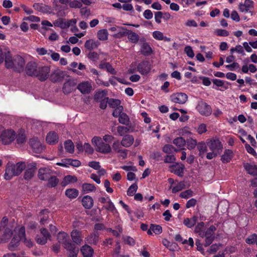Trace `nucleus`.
I'll return each mask as SVG.
<instances>
[{
    "instance_id": "f257e3e1",
    "label": "nucleus",
    "mask_w": 257,
    "mask_h": 257,
    "mask_svg": "<svg viewBox=\"0 0 257 257\" xmlns=\"http://www.w3.org/2000/svg\"><path fill=\"white\" fill-rule=\"evenodd\" d=\"M25 168V164L23 163H18L15 165L8 163L5 170V179L11 180L13 176H18Z\"/></svg>"
},
{
    "instance_id": "f03ea898",
    "label": "nucleus",
    "mask_w": 257,
    "mask_h": 257,
    "mask_svg": "<svg viewBox=\"0 0 257 257\" xmlns=\"http://www.w3.org/2000/svg\"><path fill=\"white\" fill-rule=\"evenodd\" d=\"M40 234L36 236V242L40 245H44L48 240H51V235L45 228L42 227L40 229Z\"/></svg>"
},
{
    "instance_id": "7ed1b4c3",
    "label": "nucleus",
    "mask_w": 257,
    "mask_h": 257,
    "mask_svg": "<svg viewBox=\"0 0 257 257\" xmlns=\"http://www.w3.org/2000/svg\"><path fill=\"white\" fill-rule=\"evenodd\" d=\"M16 139V133L12 130H5L0 141L4 145H8L11 143Z\"/></svg>"
},
{
    "instance_id": "20e7f679",
    "label": "nucleus",
    "mask_w": 257,
    "mask_h": 257,
    "mask_svg": "<svg viewBox=\"0 0 257 257\" xmlns=\"http://www.w3.org/2000/svg\"><path fill=\"white\" fill-rule=\"evenodd\" d=\"M197 111L202 115L209 116L212 113L211 106L205 102L200 100L196 106Z\"/></svg>"
},
{
    "instance_id": "39448f33",
    "label": "nucleus",
    "mask_w": 257,
    "mask_h": 257,
    "mask_svg": "<svg viewBox=\"0 0 257 257\" xmlns=\"http://www.w3.org/2000/svg\"><path fill=\"white\" fill-rule=\"evenodd\" d=\"M50 68L48 66H39L36 76L41 81H45L49 77Z\"/></svg>"
},
{
    "instance_id": "423d86ee",
    "label": "nucleus",
    "mask_w": 257,
    "mask_h": 257,
    "mask_svg": "<svg viewBox=\"0 0 257 257\" xmlns=\"http://www.w3.org/2000/svg\"><path fill=\"white\" fill-rule=\"evenodd\" d=\"M53 171L49 167H42L38 170V177L42 181L47 180L52 175Z\"/></svg>"
},
{
    "instance_id": "0eeeda50",
    "label": "nucleus",
    "mask_w": 257,
    "mask_h": 257,
    "mask_svg": "<svg viewBox=\"0 0 257 257\" xmlns=\"http://www.w3.org/2000/svg\"><path fill=\"white\" fill-rule=\"evenodd\" d=\"M77 245L71 242V241L63 245L64 248L68 251V257H77L79 250V247Z\"/></svg>"
},
{
    "instance_id": "6e6552de",
    "label": "nucleus",
    "mask_w": 257,
    "mask_h": 257,
    "mask_svg": "<svg viewBox=\"0 0 257 257\" xmlns=\"http://www.w3.org/2000/svg\"><path fill=\"white\" fill-rule=\"evenodd\" d=\"M253 2L251 0H245L244 4H240L239 9L240 12L249 13L250 16L252 15L253 9Z\"/></svg>"
},
{
    "instance_id": "1a4fd4ad",
    "label": "nucleus",
    "mask_w": 257,
    "mask_h": 257,
    "mask_svg": "<svg viewBox=\"0 0 257 257\" xmlns=\"http://www.w3.org/2000/svg\"><path fill=\"white\" fill-rule=\"evenodd\" d=\"M14 67L15 71L21 72L24 70L25 61L24 59L19 55H16L14 57Z\"/></svg>"
},
{
    "instance_id": "9d476101",
    "label": "nucleus",
    "mask_w": 257,
    "mask_h": 257,
    "mask_svg": "<svg viewBox=\"0 0 257 257\" xmlns=\"http://www.w3.org/2000/svg\"><path fill=\"white\" fill-rule=\"evenodd\" d=\"M66 77H69L65 71L60 70L54 71L50 76V79L52 82H56L62 81Z\"/></svg>"
},
{
    "instance_id": "9b49d317",
    "label": "nucleus",
    "mask_w": 257,
    "mask_h": 257,
    "mask_svg": "<svg viewBox=\"0 0 257 257\" xmlns=\"http://www.w3.org/2000/svg\"><path fill=\"white\" fill-rule=\"evenodd\" d=\"M77 81L76 79H69L63 85L62 90L66 94H69L75 89Z\"/></svg>"
},
{
    "instance_id": "f8f14e48",
    "label": "nucleus",
    "mask_w": 257,
    "mask_h": 257,
    "mask_svg": "<svg viewBox=\"0 0 257 257\" xmlns=\"http://www.w3.org/2000/svg\"><path fill=\"white\" fill-rule=\"evenodd\" d=\"M151 65L148 61H143L137 66V70L142 75H147L151 70Z\"/></svg>"
},
{
    "instance_id": "ddd939ff",
    "label": "nucleus",
    "mask_w": 257,
    "mask_h": 257,
    "mask_svg": "<svg viewBox=\"0 0 257 257\" xmlns=\"http://www.w3.org/2000/svg\"><path fill=\"white\" fill-rule=\"evenodd\" d=\"M170 98L171 101L174 103L184 104L187 101L188 96L184 93H177L172 94L170 96Z\"/></svg>"
},
{
    "instance_id": "4468645a",
    "label": "nucleus",
    "mask_w": 257,
    "mask_h": 257,
    "mask_svg": "<svg viewBox=\"0 0 257 257\" xmlns=\"http://www.w3.org/2000/svg\"><path fill=\"white\" fill-rule=\"evenodd\" d=\"M207 145L211 151L217 152L218 153H220V151L222 148L221 143L218 139L211 140L207 142Z\"/></svg>"
},
{
    "instance_id": "2eb2a0df",
    "label": "nucleus",
    "mask_w": 257,
    "mask_h": 257,
    "mask_svg": "<svg viewBox=\"0 0 257 257\" xmlns=\"http://www.w3.org/2000/svg\"><path fill=\"white\" fill-rule=\"evenodd\" d=\"M29 144L34 152L41 153L43 150V147L38 138H32L29 141Z\"/></svg>"
},
{
    "instance_id": "dca6fc26",
    "label": "nucleus",
    "mask_w": 257,
    "mask_h": 257,
    "mask_svg": "<svg viewBox=\"0 0 257 257\" xmlns=\"http://www.w3.org/2000/svg\"><path fill=\"white\" fill-rule=\"evenodd\" d=\"M36 169V163H33L29 164L25 172L24 176V179L28 180L32 179L35 173Z\"/></svg>"
},
{
    "instance_id": "f3484780",
    "label": "nucleus",
    "mask_w": 257,
    "mask_h": 257,
    "mask_svg": "<svg viewBox=\"0 0 257 257\" xmlns=\"http://www.w3.org/2000/svg\"><path fill=\"white\" fill-rule=\"evenodd\" d=\"M76 23V20L75 19H71L67 22H64L62 19H59L54 21V25L55 26L62 29H65L70 26L75 25Z\"/></svg>"
},
{
    "instance_id": "a211bd4d",
    "label": "nucleus",
    "mask_w": 257,
    "mask_h": 257,
    "mask_svg": "<svg viewBox=\"0 0 257 257\" xmlns=\"http://www.w3.org/2000/svg\"><path fill=\"white\" fill-rule=\"evenodd\" d=\"M71 237L74 243L78 246L80 245L83 241V236L81 232L76 229L73 230L71 232Z\"/></svg>"
},
{
    "instance_id": "6ab92c4d",
    "label": "nucleus",
    "mask_w": 257,
    "mask_h": 257,
    "mask_svg": "<svg viewBox=\"0 0 257 257\" xmlns=\"http://www.w3.org/2000/svg\"><path fill=\"white\" fill-rule=\"evenodd\" d=\"M77 88L83 94L89 93L92 90V85L88 81H84L79 83Z\"/></svg>"
},
{
    "instance_id": "aec40b11",
    "label": "nucleus",
    "mask_w": 257,
    "mask_h": 257,
    "mask_svg": "<svg viewBox=\"0 0 257 257\" xmlns=\"http://www.w3.org/2000/svg\"><path fill=\"white\" fill-rule=\"evenodd\" d=\"M39 66L35 62H30L27 63L26 67V73L31 76H35Z\"/></svg>"
},
{
    "instance_id": "412c9836",
    "label": "nucleus",
    "mask_w": 257,
    "mask_h": 257,
    "mask_svg": "<svg viewBox=\"0 0 257 257\" xmlns=\"http://www.w3.org/2000/svg\"><path fill=\"white\" fill-rule=\"evenodd\" d=\"M169 168L171 172L174 173L175 174L178 175V176H183V171L185 168L184 165H180L179 163H176L175 164L170 166Z\"/></svg>"
},
{
    "instance_id": "4be33fe9",
    "label": "nucleus",
    "mask_w": 257,
    "mask_h": 257,
    "mask_svg": "<svg viewBox=\"0 0 257 257\" xmlns=\"http://www.w3.org/2000/svg\"><path fill=\"white\" fill-rule=\"evenodd\" d=\"M95 150L98 152L107 154L111 152V149L108 144L102 141L98 144V147L95 148Z\"/></svg>"
},
{
    "instance_id": "5701e85b",
    "label": "nucleus",
    "mask_w": 257,
    "mask_h": 257,
    "mask_svg": "<svg viewBox=\"0 0 257 257\" xmlns=\"http://www.w3.org/2000/svg\"><path fill=\"white\" fill-rule=\"evenodd\" d=\"M80 251L83 257H93L94 250L90 246L87 244L82 246L80 248Z\"/></svg>"
},
{
    "instance_id": "b1692460",
    "label": "nucleus",
    "mask_w": 257,
    "mask_h": 257,
    "mask_svg": "<svg viewBox=\"0 0 257 257\" xmlns=\"http://www.w3.org/2000/svg\"><path fill=\"white\" fill-rule=\"evenodd\" d=\"M58 139L57 134L55 132H51L47 134L46 140L49 144L54 145L58 143Z\"/></svg>"
},
{
    "instance_id": "393cba45",
    "label": "nucleus",
    "mask_w": 257,
    "mask_h": 257,
    "mask_svg": "<svg viewBox=\"0 0 257 257\" xmlns=\"http://www.w3.org/2000/svg\"><path fill=\"white\" fill-rule=\"evenodd\" d=\"M141 41L143 43L141 46V49L142 54L145 56L150 55L152 52L151 47L147 43L145 42V39L144 38L141 39Z\"/></svg>"
},
{
    "instance_id": "a878e982",
    "label": "nucleus",
    "mask_w": 257,
    "mask_h": 257,
    "mask_svg": "<svg viewBox=\"0 0 257 257\" xmlns=\"http://www.w3.org/2000/svg\"><path fill=\"white\" fill-rule=\"evenodd\" d=\"M99 240V233L94 232L85 238V241L89 244L96 245Z\"/></svg>"
},
{
    "instance_id": "bb28decb",
    "label": "nucleus",
    "mask_w": 257,
    "mask_h": 257,
    "mask_svg": "<svg viewBox=\"0 0 257 257\" xmlns=\"http://www.w3.org/2000/svg\"><path fill=\"white\" fill-rule=\"evenodd\" d=\"M48 214L49 211L47 209L43 210L39 213L40 222L42 225H45L48 223Z\"/></svg>"
},
{
    "instance_id": "cd10ccee",
    "label": "nucleus",
    "mask_w": 257,
    "mask_h": 257,
    "mask_svg": "<svg viewBox=\"0 0 257 257\" xmlns=\"http://www.w3.org/2000/svg\"><path fill=\"white\" fill-rule=\"evenodd\" d=\"M134 142V138L132 135H125L121 141V145L124 147H129L131 146Z\"/></svg>"
},
{
    "instance_id": "c85d7f7f",
    "label": "nucleus",
    "mask_w": 257,
    "mask_h": 257,
    "mask_svg": "<svg viewBox=\"0 0 257 257\" xmlns=\"http://www.w3.org/2000/svg\"><path fill=\"white\" fill-rule=\"evenodd\" d=\"M82 203L85 208L90 209L93 205V199L90 196H85L82 199Z\"/></svg>"
},
{
    "instance_id": "c756f323",
    "label": "nucleus",
    "mask_w": 257,
    "mask_h": 257,
    "mask_svg": "<svg viewBox=\"0 0 257 257\" xmlns=\"http://www.w3.org/2000/svg\"><path fill=\"white\" fill-rule=\"evenodd\" d=\"M233 157V152L231 150L226 149L221 156V160L223 163H227L230 161Z\"/></svg>"
},
{
    "instance_id": "7c9ffc66",
    "label": "nucleus",
    "mask_w": 257,
    "mask_h": 257,
    "mask_svg": "<svg viewBox=\"0 0 257 257\" xmlns=\"http://www.w3.org/2000/svg\"><path fill=\"white\" fill-rule=\"evenodd\" d=\"M243 166L247 172L252 176H257V166L249 163H244Z\"/></svg>"
},
{
    "instance_id": "2f4dec72",
    "label": "nucleus",
    "mask_w": 257,
    "mask_h": 257,
    "mask_svg": "<svg viewBox=\"0 0 257 257\" xmlns=\"http://www.w3.org/2000/svg\"><path fill=\"white\" fill-rule=\"evenodd\" d=\"M5 65L7 68H12L14 67V57L12 58L10 52L9 51H6L5 57Z\"/></svg>"
},
{
    "instance_id": "473e14b6",
    "label": "nucleus",
    "mask_w": 257,
    "mask_h": 257,
    "mask_svg": "<svg viewBox=\"0 0 257 257\" xmlns=\"http://www.w3.org/2000/svg\"><path fill=\"white\" fill-rule=\"evenodd\" d=\"M57 239L60 243L63 245L70 241L69 236L67 233L64 232H60L57 235Z\"/></svg>"
},
{
    "instance_id": "72a5a7b5",
    "label": "nucleus",
    "mask_w": 257,
    "mask_h": 257,
    "mask_svg": "<svg viewBox=\"0 0 257 257\" xmlns=\"http://www.w3.org/2000/svg\"><path fill=\"white\" fill-rule=\"evenodd\" d=\"M77 181V178L76 176L69 175L66 176L63 178V180L61 182V184L62 186H66L68 184L76 182Z\"/></svg>"
},
{
    "instance_id": "f704fd0d",
    "label": "nucleus",
    "mask_w": 257,
    "mask_h": 257,
    "mask_svg": "<svg viewBox=\"0 0 257 257\" xmlns=\"http://www.w3.org/2000/svg\"><path fill=\"white\" fill-rule=\"evenodd\" d=\"M47 181V186L49 188L55 187L59 182V180L57 177L53 175V174Z\"/></svg>"
},
{
    "instance_id": "c9c22d12",
    "label": "nucleus",
    "mask_w": 257,
    "mask_h": 257,
    "mask_svg": "<svg viewBox=\"0 0 257 257\" xmlns=\"http://www.w3.org/2000/svg\"><path fill=\"white\" fill-rule=\"evenodd\" d=\"M127 36L128 39L132 43L136 44L139 40V36L131 30H128Z\"/></svg>"
},
{
    "instance_id": "e433bc0d",
    "label": "nucleus",
    "mask_w": 257,
    "mask_h": 257,
    "mask_svg": "<svg viewBox=\"0 0 257 257\" xmlns=\"http://www.w3.org/2000/svg\"><path fill=\"white\" fill-rule=\"evenodd\" d=\"M17 143L19 145H22L26 142V138L25 134V131L21 130L18 136L16 137Z\"/></svg>"
},
{
    "instance_id": "4c0bfd02",
    "label": "nucleus",
    "mask_w": 257,
    "mask_h": 257,
    "mask_svg": "<svg viewBox=\"0 0 257 257\" xmlns=\"http://www.w3.org/2000/svg\"><path fill=\"white\" fill-rule=\"evenodd\" d=\"M107 94V91L105 90L99 91L95 93L94 96V99L97 101L99 102L101 101V100L104 99V98H106V96Z\"/></svg>"
},
{
    "instance_id": "58836bf2",
    "label": "nucleus",
    "mask_w": 257,
    "mask_h": 257,
    "mask_svg": "<svg viewBox=\"0 0 257 257\" xmlns=\"http://www.w3.org/2000/svg\"><path fill=\"white\" fill-rule=\"evenodd\" d=\"M197 221V217L194 216L191 218H185L183 221V223L188 227L191 228L196 224Z\"/></svg>"
},
{
    "instance_id": "ea45409f",
    "label": "nucleus",
    "mask_w": 257,
    "mask_h": 257,
    "mask_svg": "<svg viewBox=\"0 0 257 257\" xmlns=\"http://www.w3.org/2000/svg\"><path fill=\"white\" fill-rule=\"evenodd\" d=\"M98 45V42H95L92 39H89L85 42L84 47L86 49L91 50L96 48Z\"/></svg>"
},
{
    "instance_id": "a19ab883",
    "label": "nucleus",
    "mask_w": 257,
    "mask_h": 257,
    "mask_svg": "<svg viewBox=\"0 0 257 257\" xmlns=\"http://www.w3.org/2000/svg\"><path fill=\"white\" fill-rule=\"evenodd\" d=\"M82 188L83 192L88 193L90 192L95 191L96 190L95 186L90 183H84L82 185Z\"/></svg>"
},
{
    "instance_id": "79ce46f5",
    "label": "nucleus",
    "mask_w": 257,
    "mask_h": 257,
    "mask_svg": "<svg viewBox=\"0 0 257 257\" xmlns=\"http://www.w3.org/2000/svg\"><path fill=\"white\" fill-rule=\"evenodd\" d=\"M64 147L66 151L69 153H73L74 151L73 143L70 140H68L64 142Z\"/></svg>"
},
{
    "instance_id": "37998d69",
    "label": "nucleus",
    "mask_w": 257,
    "mask_h": 257,
    "mask_svg": "<svg viewBox=\"0 0 257 257\" xmlns=\"http://www.w3.org/2000/svg\"><path fill=\"white\" fill-rule=\"evenodd\" d=\"M78 193V191L76 189H68L65 191V195L71 199L76 198Z\"/></svg>"
},
{
    "instance_id": "c03bdc74",
    "label": "nucleus",
    "mask_w": 257,
    "mask_h": 257,
    "mask_svg": "<svg viewBox=\"0 0 257 257\" xmlns=\"http://www.w3.org/2000/svg\"><path fill=\"white\" fill-rule=\"evenodd\" d=\"M118 121L120 123L128 125L130 122V118L125 113H122L118 117Z\"/></svg>"
},
{
    "instance_id": "a18cd8bd",
    "label": "nucleus",
    "mask_w": 257,
    "mask_h": 257,
    "mask_svg": "<svg viewBox=\"0 0 257 257\" xmlns=\"http://www.w3.org/2000/svg\"><path fill=\"white\" fill-rule=\"evenodd\" d=\"M108 35L107 31L106 29H102L98 31L97 36L100 40L104 41L107 39Z\"/></svg>"
},
{
    "instance_id": "49530a36",
    "label": "nucleus",
    "mask_w": 257,
    "mask_h": 257,
    "mask_svg": "<svg viewBox=\"0 0 257 257\" xmlns=\"http://www.w3.org/2000/svg\"><path fill=\"white\" fill-rule=\"evenodd\" d=\"M117 131L120 136L123 137L125 136V134L131 132L130 128L129 127L121 125L117 127ZM133 132V130L131 131V132Z\"/></svg>"
},
{
    "instance_id": "de8ad7c7",
    "label": "nucleus",
    "mask_w": 257,
    "mask_h": 257,
    "mask_svg": "<svg viewBox=\"0 0 257 257\" xmlns=\"http://www.w3.org/2000/svg\"><path fill=\"white\" fill-rule=\"evenodd\" d=\"M20 240L17 236H14L9 245V249L10 250H14V248L19 245Z\"/></svg>"
},
{
    "instance_id": "09e8293b",
    "label": "nucleus",
    "mask_w": 257,
    "mask_h": 257,
    "mask_svg": "<svg viewBox=\"0 0 257 257\" xmlns=\"http://www.w3.org/2000/svg\"><path fill=\"white\" fill-rule=\"evenodd\" d=\"M173 143L177 147L181 148L185 146L186 141L182 137H178L173 140Z\"/></svg>"
},
{
    "instance_id": "8fccbe9b",
    "label": "nucleus",
    "mask_w": 257,
    "mask_h": 257,
    "mask_svg": "<svg viewBox=\"0 0 257 257\" xmlns=\"http://www.w3.org/2000/svg\"><path fill=\"white\" fill-rule=\"evenodd\" d=\"M120 31L114 35L115 38L120 39L124 36H127L128 30L126 28L121 27Z\"/></svg>"
},
{
    "instance_id": "3c124183",
    "label": "nucleus",
    "mask_w": 257,
    "mask_h": 257,
    "mask_svg": "<svg viewBox=\"0 0 257 257\" xmlns=\"http://www.w3.org/2000/svg\"><path fill=\"white\" fill-rule=\"evenodd\" d=\"M120 101L119 99L109 98L108 105L109 107L116 108L117 107L120 106Z\"/></svg>"
},
{
    "instance_id": "603ef678",
    "label": "nucleus",
    "mask_w": 257,
    "mask_h": 257,
    "mask_svg": "<svg viewBox=\"0 0 257 257\" xmlns=\"http://www.w3.org/2000/svg\"><path fill=\"white\" fill-rule=\"evenodd\" d=\"M163 151L166 154H171L173 151L177 152L174 146L171 145H165L162 149Z\"/></svg>"
},
{
    "instance_id": "864d4df0",
    "label": "nucleus",
    "mask_w": 257,
    "mask_h": 257,
    "mask_svg": "<svg viewBox=\"0 0 257 257\" xmlns=\"http://www.w3.org/2000/svg\"><path fill=\"white\" fill-rule=\"evenodd\" d=\"M197 148L199 151V156H201L207 151V147L204 142H200L197 144Z\"/></svg>"
},
{
    "instance_id": "5fc2aeb1",
    "label": "nucleus",
    "mask_w": 257,
    "mask_h": 257,
    "mask_svg": "<svg viewBox=\"0 0 257 257\" xmlns=\"http://www.w3.org/2000/svg\"><path fill=\"white\" fill-rule=\"evenodd\" d=\"M216 228L214 225H211L205 232V237L215 236L214 232Z\"/></svg>"
},
{
    "instance_id": "6e6d98bb",
    "label": "nucleus",
    "mask_w": 257,
    "mask_h": 257,
    "mask_svg": "<svg viewBox=\"0 0 257 257\" xmlns=\"http://www.w3.org/2000/svg\"><path fill=\"white\" fill-rule=\"evenodd\" d=\"M185 185L184 182L181 181L178 183L175 187H174L172 189V192L173 193H176L180 191H181L182 189L185 188Z\"/></svg>"
},
{
    "instance_id": "4d7b16f0",
    "label": "nucleus",
    "mask_w": 257,
    "mask_h": 257,
    "mask_svg": "<svg viewBox=\"0 0 257 257\" xmlns=\"http://www.w3.org/2000/svg\"><path fill=\"white\" fill-rule=\"evenodd\" d=\"M150 228L156 234H160L162 232V228L160 225L151 224Z\"/></svg>"
},
{
    "instance_id": "13d9d810",
    "label": "nucleus",
    "mask_w": 257,
    "mask_h": 257,
    "mask_svg": "<svg viewBox=\"0 0 257 257\" xmlns=\"http://www.w3.org/2000/svg\"><path fill=\"white\" fill-rule=\"evenodd\" d=\"M162 243L164 246L168 248L170 250H174V247H176V243L171 242L166 239H164L162 241Z\"/></svg>"
},
{
    "instance_id": "bf43d9fd",
    "label": "nucleus",
    "mask_w": 257,
    "mask_h": 257,
    "mask_svg": "<svg viewBox=\"0 0 257 257\" xmlns=\"http://www.w3.org/2000/svg\"><path fill=\"white\" fill-rule=\"evenodd\" d=\"M138 189V185L136 183L132 184L127 189V195L128 196H133Z\"/></svg>"
},
{
    "instance_id": "052dcab7",
    "label": "nucleus",
    "mask_w": 257,
    "mask_h": 257,
    "mask_svg": "<svg viewBox=\"0 0 257 257\" xmlns=\"http://www.w3.org/2000/svg\"><path fill=\"white\" fill-rule=\"evenodd\" d=\"M20 240L26 241L25 228L24 226L21 227L19 230L18 236H17Z\"/></svg>"
},
{
    "instance_id": "680f3d73",
    "label": "nucleus",
    "mask_w": 257,
    "mask_h": 257,
    "mask_svg": "<svg viewBox=\"0 0 257 257\" xmlns=\"http://www.w3.org/2000/svg\"><path fill=\"white\" fill-rule=\"evenodd\" d=\"M186 143H187V148L189 150L194 149L197 145V141L193 139H188Z\"/></svg>"
},
{
    "instance_id": "e2e57ef3",
    "label": "nucleus",
    "mask_w": 257,
    "mask_h": 257,
    "mask_svg": "<svg viewBox=\"0 0 257 257\" xmlns=\"http://www.w3.org/2000/svg\"><path fill=\"white\" fill-rule=\"evenodd\" d=\"M103 208L111 212L115 209L114 205L109 199H108L106 205H103Z\"/></svg>"
},
{
    "instance_id": "0e129e2a",
    "label": "nucleus",
    "mask_w": 257,
    "mask_h": 257,
    "mask_svg": "<svg viewBox=\"0 0 257 257\" xmlns=\"http://www.w3.org/2000/svg\"><path fill=\"white\" fill-rule=\"evenodd\" d=\"M70 1L69 3V6L71 8H80L82 6V3L76 0Z\"/></svg>"
},
{
    "instance_id": "69168bd1",
    "label": "nucleus",
    "mask_w": 257,
    "mask_h": 257,
    "mask_svg": "<svg viewBox=\"0 0 257 257\" xmlns=\"http://www.w3.org/2000/svg\"><path fill=\"white\" fill-rule=\"evenodd\" d=\"M88 58L93 62H97L99 59V55L95 52H90L87 55Z\"/></svg>"
},
{
    "instance_id": "338daca9",
    "label": "nucleus",
    "mask_w": 257,
    "mask_h": 257,
    "mask_svg": "<svg viewBox=\"0 0 257 257\" xmlns=\"http://www.w3.org/2000/svg\"><path fill=\"white\" fill-rule=\"evenodd\" d=\"M123 110L122 106H119L117 107V108H115L114 111L112 112V115L115 117H119L120 114L123 113L122 111Z\"/></svg>"
},
{
    "instance_id": "774afa93",
    "label": "nucleus",
    "mask_w": 257,
    "mask_h": 257,
    "mask_svg": "<svg viewBox=\"0 0 257 257\" xmlns=\"http://www.w3.org/2000/svg\"><path fill=\"white\" fill-rule=\"evenodd\" d=\"M246 242L248 244H251L257 241V234H253L246 239Z\"/></svg>"
}]
</instances>
